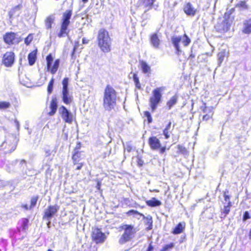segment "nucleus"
Listing matches in <instances>:
<instances>
[{
    "mask_svg": "<svg viewBox=\"0 0 251 251\" xmlns=\"http://www.w3.org/2000/svg\"><path fill=\"white\" fill-rule=\"evenodd\" d=\"M117 93L114 89L109 85L106 86L103 99L104 109L110 111L114 108L116 103Z\"/></svg>",
    "mask_w": 251,
    "mask_h": 251,
    "instance_id": "f257e3e1",
    "label": "nucleus"
},
{
    "mask_svg": "<svg viewBox=\"0 0 251 251\" xmlns=\"http://www.w3.org/2000/svg\"><path fill=\"white\" fill-rule=\"evenodd\" d=\"M98 42L99 47L103 52H108L111 50V40L108 32L104 29L98 32Z\"/></svg>",
    "mask_w": 251,
    "mask_h": 251,
    "instance_id": "f03ea898",
    "label": "nucleus"
},
{
    "mask_svg": "<svg viewBox=\"0 0 251 251\" xmlns=\"http://www.w3.org/2000/svg\"><path fill=\"white\" fill-rule=\"evenodd\" d=\"M120 228L124 231L119 240L120 244H125L130 241L134 237L137 231L136 228L132 225L124 224L122 225Z\"/></svg>",
    "mask_w": 251,
    "mask_h": 251,
    "instance_id": "7ed1b4c3",
    "label": "nucleus"
},
{
    "mask_svg": "<svg viewBox=\"0 0 251 251\" xmlns=\"http://www.w3.org/2000/svg\"><path fill=\"white\" fill-rule=\"evenodd\" d=\"M165 90V87H157L152 92V96L149 100V104L152 112L156 109L158 104L160 102L162 98V92Z\"/></svg>",
    "mask_w": 251,
    "mask_h": 251,
    "instance_id": "20e7f679",
    "label": "nucleus"
},
{
    "mask_svg": "<svg viewBox=\"0 0 251 251\" xmlns=\"http://www.w3.org/2000/svg\"><path fill=\"white\" fill-rule=\"evenodd\" d=\"M72 12L70 10H66L63 14L62 19L61 28L59 32L58 33V37L61 38L68 35V27L70 25V20L72 17Z\"/></svg>",
    "mask_w": 251,
    "mask_h": 251,
    "instance_id": "39448f33",
    "label": "nucleus"
},
{
    "mask_svg": "<svg viewBox=\"0 0 251 251\" xmlns=\"http://www.w3.org/2000/svg\"><path fill=\"white\" fill-rule=\"evenodd\" d=\"M171 40L174 46L177 51V53L181 51L179 45L180 43H182L184 47H186L188 46L191 42L190 39L186 34L183 36H173Z\"/></svg>",
    "mask_w": 251,
    "mask_h": 251,
    "instance_id": "423d86ee",
    "label": "nucleus"
},
{
    "mask_svg": "<svg viewBox=\"0 0 251 251\" xmlns=\"http://www.w3.org/2000/svg\"><path fill=\"white\" fill-rule=\"evenodd\" d=\"M68 84L69 78H64L62 81V99L63 102L66 104H70L73 100V96L69 93Z\"/></svg>",
    "mask_w": 251,
    "mask_h": 251,
    "instance_id": "0eeeda50",
    "label": "nucleus"
},
{
    "mask_svg": "<svg viewBox=\"0 0 251 251\" xmlns=\"http://www.w3.org/2000/svg\"><path fill=\"white\" fill-rule=\"evenodd\" d=\"M92 240L96 244L103 243L106 239L105 233L102 232L101 229L97 227L93 228L91 234Z\"/></svg>",
    "mask_w": 251,
    "mask_h": 251,
    "instance_id": "6e6552de",
    "label": "nucleus"
},
{
    "mask_svg": "<svg viewBox=\"0 0 251 251\" xmlns=\"http://www.w3.org/2000/svg\"><path fill=\"white\" fill-rule=\"evenodd\" d=\"M47 61V69L48 71L53 75L56 73L57 72L60 63L59 59H56L53 61V58L52 56L50 54L46 57Z\"/></svg>",
    "mask_w": 251,
    "mask_h": 251,
    "instance_id": "1a4fd4ad",
    "label": "nucleus"
},
{
    "mask_svg": "<svg viewBox=\"0 0 251 251\" xmlns=\"http://www.w3.org/2000/svg\"><path fill=\"white\" fill-rule=\"evenodd\" d=\"M149 144L153 150H159L160 153H163L166 151V147H161L160 140L155 136H152L149 139Z\"/></svg>",
    "mask_w": 251,
    "mask_h": 251,
    "instance_id": "9d476101",
    "label": "nucleus"
},
{
    "mask_svg": "<svg viewBox=\"0 0 251 251\" xmlns=\"http://www.w3.org/2000/svg\"><path fill=\"white\" fill-rule=\"evenodd\" d=\"M59 209V206L57 205H49L44 212L43 215V219L50 221L58 212ZM50 221L49 222V223Z\"/></svg>",
    "mask_w": 251,
    "mask_h": 251,
    "instance_id": "9b49d317",
    "label": "nucleus"
},
{
    "mask_svg": "<svg viewBox=\"0 0 251 251\" xmlns=\"http://www.w3.org/2000/svg\"><path fill=\"white\" fill-rule=\"evenodd\" d=\"M58 111L62 118L66 123H72L74 120L73 115L64 106H60L59 108Z\"/></svg>",
    "mask_w": 251,
    "mask_h": 251,
    "instance_id": "f8f14e48",
    "label": "nucleus"
},
{
    "mask_svg": "<svg viewBox=\"0 0 251 251\" xmlns=\"http://www.w3.org/2000/svg\"><path fill=\"white\" fill-rule=\"evenodd\" d=\"M15 60V54L12 51H7L2 58V64L7 67L12 66Z\"/></svg>",
    "mask_w": 251,
    "mask_h": 251,
    "instance_id": "ddd939ff",
    "label": "nucleus"
},
{
    "mask_svg": "<svg viewBox=\"0 0 251 251\" xmlns=\"http://www.w3.org/2000/svg\"><path fill=\"white\" fill-rule=\"evenodd\" d=\"M232 21L230 18L226 19L221 24H218L215 26V28L219 32H226L230 27Z\"/></svg>",
    "mask_w": 251,
    "mask_h": 251,
    "instance_id": "4468645a",
    "label": "nucleus"
},
{
    "mask_svg": "<svg viewBox=\"0 0 251 251\" xmlns=\"http://www.w3.org/2000/svg\"><path fill=\"white\" fill-rule=\"evenodd\" d=\"M4 42L7 44L18 43L20 41V38L14 32L6 33L3 36Z\"/></svg>",
    "mask_w": 251,
    "mask_h": 251,
    "instance_id": "2eb2a0df",
    "label": "nucleus"
},
{
    "mask_svg": "<svg viewBox=\"0 0 251 251\" xmlns=\"http://www.w3.org/2000/svg\"><path fill=\"white\" fill-rule=\"evenodd\" d=\"M203 105L201 107V110L204 113L202 117V120L207 121L212 118L214 114L213 111L214 108L213 106H207L205 103H204Z\"/></svg>",
    "mask_w": 251,
    "mask_h": 251,
    "instance_id": "dca6fc26",
    "label": "nucleus"
},
{
    "mask_svg": "<svg viewBox=\"0 0 251 251\" xmlns=\"http://www.w3.org/2000/svg\"><path fill=\"white\" fill-rule=\"evenodd\" d=\"M185 226L184 222L178 223L173 229L172 233L175 235L180 234L184 230Z\"/></svg>",
    "mask_w": 251,
    "mask_h": 251,
    "instance_id": "f3484780",
    "label": "nucleus"
},
{
    "mask_svg": "<svg viewBox=\"0 0 251 251\" xmlns=\"http://www.w3.org/2000/svg\"><path fill=\"white\" fill-rule=\"evenodd\" d=\"M184 11L187 15L194 16L196 14V9L190 3H187L184 7Z\"/></svg>",
    "mask_w": 251,
    "mask_h": 251,
    "instance_id": "a211bd4d",
    "label": "nucleus"
},
{
    "mask_svg": "<svg viewBox=\"0 0 251 251\" xmlns=\"http://www.w3.org/2000/svg\"><path fill=\"white\" fill-rule=\"evenodd\" d=\"M151 45L155 48L158 49L159 47L160 41L156 33H153L151 37Z\"/></svg>",
    "mask_w": 251,
    "mask_h": 251,
    "instance_id": "6ab92c4d",
    "label": "nucleus"
},
{
    "mask_svg": "<svg viewBox=\"0 0 251 251\" xmlns=\"http://www.w3.org/2000/svg\"><path fill=\"white\" fill-rule=\"evenodd\" d=\"M140 67L143 73L146 74H150L151 72V67L144 61L139 62Z\"/></svg>",
    "mask_w": 251,
    "mask_h": 251,
    "instance_id": "aec40b11",
    "label": "nucleus"
},
{
    "mask_svg": "<svg viewBox=\"0 0 251 251\" xmlns=\"http://www.w3.org/2000/svg\"><path fill=\"white\" fill-rule=\"evenodd\" d=\"M57 100L56 98H52L50 104V108L51 111L49 113V114L50 116L53 115L57 110Z\"/></svg>",
    "mask_w": 251,
    "mask_h": 251,
    "instance_id": "412c9836",
    "label": "nucleus"
},
{
    "mask_svg": "<svg viewBox=\"0 0 251 251\" xmlns=\"http://www.w3.org/2000/svg\"><path fill=\"white\" fill-rule=\"evenodd\" d=\"M146 203L150 207H156L160 206L161 204V202L154 197L151 200H147Z\"/></svg>",
    "mask_w": 251,
    "mask_h": 251,
    "instance_id": "4be33fe9",
    "label": "nucleus"
},
{
    "mask_svg": "<svg viewBox=\"0 0 251 251\" xmlns=\"http://www.w3.org/2000/svg\"><path fill=\"white\" fill-rule=\"evenodd\" d=\"M155 0H139V2L143 5L147 10L151 9Z\"/></svg>",
    "mask_w": 251,
    "mask_h": 251,
    "instance_id": "5701e85b",
    "label": "nucleus"
},
{
    "mask_svg": "<svg viewBox=\"0 0 251 251\" xmlns=\"http://www.w3.org/2000/svg\"><path fill=\"white\" fill-rule=\"evenodd\" d=\"M84 158V155L81 152L77 151L75 152L73 156L72 159L75 164L78 163L81 159Z\"/></svg>",
    "mask_w": 251,
    "mask_h": 251,
    "instance_id": "b1692460",
    "label": "nucleus"
},
{
    "mask_svg": "<svg viewBox=\"0 0 251 251\" xmlns=\"http://www.w3.org/2000/svg\"><path fill=\"white\" fill-rule=\"evenodd\" d=\"M243 32L246 34L251 33V19L246 21L244 23Z\"/></svg>",
    "mask_w": 251,
    "mask_h": 251,
    "instance_id": "393cba45",
    "label": "nucleus"
},
{
    "mask_svg": "<svg viewBox=\"0 0 251 251\" xmlns=\"http://www.w3.org/2000/svg\"><path fill=\"white\" fill-rule=\"evenodd\" d=\"M55 17L53 15H50L45 20V25L47 29L51 28L52 24L54 22Z\"/></svg>",
    "mask_w": 251,
    "mask_h": 251,
    "instance_id": "a878e982",
    "label": "nucleus"
},
{
    "mask_svg": "<svg viewBox=\"0 0 251 251\" xmlns=\"http://www.w3.org/2000/svg\"><path fill=\"white\" fill-rule=\"evenodd\" d=\"M36 59V51L34 50L30 52L28 55V62L30 65L34 64Z\"/></svg>",
    "mask_w": 251,
    "mask_h": 251,
    "instance_id": "bb28decb",
    "label": "nucleus"
},
{
    "mask_svg": "<svg viewBox=\"0 0 251 251\" xmlns=\"http://www.w3.org/2000/svg\"><path fill=\"white\" fill-rule=\"evenodd\" d=\"M177 100V97L176 95L172 97L167 102V105L170 109L175 104H176Z\"/></svg>",
    "mask_w": 251,
    "mask_h": 251,
    "instance_id": "cd10ccee",
    "label": "nucleus"
},
{
    "mask_svg": "<svg viewBox=\"0 0 251 251\" xmlns=\"http://www.w3.org/2000/svg\"><path fill=\"white\" fill-rule=\"evenodd\" d=\"M226 55V52L225 50H222L218 54V58L219 66L221 65V63L224 61Z\"/></svg>",
    "mask_w": 251,
    "mask_h": 251,
    "instance_id": "c85d7f7f",
    "label": "nucleus"
},
{
    "mask_svg": "<svg viewBox=\"0 0 251 251\" xmlns=\"http://www.w3.org/2000/svg\"><path fill=\"white\" fill-rule=\"evenodd\" d=\"M133 79L135 83L136 88L140 89L141 88V85L139 82V78L136 74H133Z\"/></svg>",
    "mask_w": 251,
    "mask_h": 251,
    "instance_id": "c756f323",
    "label": "nucleus"
},
{
    "mask_svg": "<svg viewBox=\"0 0 251 251\" xmlns=\"http://www.w3.org/2000/svg\"><path fill=\"white\" fill-rule=\"evenodd\" d=\"M38 199H39V196H38L32 197L31 198L30 204V208H32V209L36 206Z\"/></svg>",
    "mask_w": 251,
    "mask_h": 251,
    "instance_id": "7c9ffc66",
    "label": "nucleus"
},
{
    "mask_svg": "<svg viewBox=\"0 0 251 251\" xmlns=\"http://www.w3.org/2000/svg\"><path fill=\"white\" fill-rule=\"evenodd\" d=\"M11 104L7 101H0V110H4L9 108Z\"/></svg>",
    "mask_w": 251,
    "mask_h": 251,
    "instance_id": "2f4dec72",
    "label": "nucleus"
},
{
    "mask_svg": "<svg viewBox=\"0 0 251 251\" xmlns=\"http://www.w3.org/2000/svg\"><path fill=\"white\" fill-rule=\"evenodd\" d=\"M29 224V220L27 218H23L22 219V227L23 230H25L27 228Z\"/></svg>",
    "mask_w": 251,
    "mask_h": 251,
    "instance_id": "473e14b6",
    "label": "nucleus"
},
{
    "mask_svg": "<svg viewBox=\"0 0 251 251\" xmlns=\"http://www.w3.org/2000/svg\"><path fill=\"white\" fill-rule=\"evenodd\" d=\"M126 214L127 215H140V216H142V217L145 218V216L144 214L140 213L139 211H138L137 210H133V209L130 210L128 211L127 212H126Z\"/></svg>",
    "mask_w": 251,
    "mask_h": 251,
    "instance_id": "72a5a7b5",
    "label": "nucleus"
},
{
    "mask_svg": "<svg viewBox=\"0 0 251 251\" xmlns=\"http://www.w3.org/2000/svg\"><path fill=\"white\" fill-rule=\"evenodd\" d=\"M54 81V80L53 77H52L49 83V85L48 86V92L50 94L52 92Z\"/></svg>",
    "mask_w": 251,
    "mask_h": 251,
    "instance_id": "f704fd0d",
    "label": "nucleus"
},
{
    "mask_svg": "<svg viewBox=\"0 0 251 251\" xmlns=\"http://www.w3.org/2000/svg\"><path fill=\"white\" fill-rule=\"evenodd\" d=\"M231 206V202L229 201L227 202V204L226 206H225L223 210V213L225 215H227L230 212V208Z\"/></svg>",
    "mask_w": 251,
    "mask_h": 251,
    "instance_id": "c9c22d12",
    "label": "nucleus"
},
{
    "mask_svg": "<svg viewBox=\"0 0 251 251\" xmlns=\"http://www.w3.org/2000/svg\"><path fill=\"white\" fill-rule=\"evenodd\" d=\"M174 247V244L171 243L163 246L160 251H167L168 250L172 249Z\"/></svg>",
    "mask_w": 251,
    "mask_h": 251,
    "instance_id": "e433bc0d",
    "label": "nucleus"
},
{
    "mask_svg": "<svg viewBox=\"0 0 251 251\" xmlns=\"http://www.w3.org/2000/svg\"><path fill=\"white\" fill-rule=\"evenodd\" d=\"M229 193L228 190H226L223 193L224 200L225 201L229 202L230 201V196L228 195Z\"/></svg>",
    "mask_w": 251,
    "mask_h": 251,
    "instance_id": "4c0bfd02",
    "label": "nucleus"
},
{
    "mask_svg": "<svg viewBox=\"0 0 251 251\" xmlns=\"http://www.w3.org/2000/svg\"><path fill=\"white\" fill-rule=\"evenodd\" d=\"M33 40V35L32 34H29L28 36L25 39V44L27 45H29L30 42Z\"/></svg>",
    "mask_w": 251,
    "mask_h": 251,
    "instance_id": "58836bf2",
    "label": "nucleus"
},
{
    "mask_svg": "<svg viewBox=\"0 0 251 251\" xmlns=\"http://www.w3.org/2000/svg\"><path fill=\"white\" fill-rule=\"evenodd\" d=\"M250 218H251V216H250L248 211L244 212L243 216V221H245L249 219Z\"/></svg>",
    "mask_w": 251,
    "mask_h": 251,
    "instance_id": "ea45409f",
    "label": "nucleus"
},
{
    "mask_svg": "<svg viewBox=\"0 0 251 251\" xmlns=\"http://www.w3.org/2000/svg\"><path fill=\"white\" fill-rule=\"evenodd\" d=\"M154 250V246L152 244V242L151 241L149 244V246L148 248L146 249V251H153Z\"/></svg>",
    "mask_w": 251,
    "mask_h": 251,
    "instance_id": "a19ab883",
    "label": "nucleus"
},
{
    "mask_svg": "<svg viewBox=\"0 0 251 251\" xmlns=\"http://www.w3.org/2000/svg\"><path fill=\"white\" fill-rule=\"evenodd\" d=\"M237 6L240 7H242V8H247V5H246V2L245 1H240L238 3Z\"/></svg>",
    "mask_w": 251,
    "mask_h": 251,
    "instance_id": "79ce46f5",
    "label": "nucleus"
},
{
    "mask_svg": "<svg viewBox=\"0 0 251 251\" xmlns=\"http://www.w3.org/2000/svg\"><path fill=\"white\" fill-rule=\"evenodd\" d=\"M163 134L165 136L166 139H168L170 137V134H169L168 130L164 129Z\"/></svg>",
    "mask_w": 251,
    "mask_h": 251,
    "instance_id": "37998d69",
    "label": "nucleus"
},
{
    "mask_svg": "<svg viewBox=\"0 0 251 251\" xmlns=\"http://www.w3.org/2000/svg\"><path fill=\"white\" fill-rule=\"evenodd\" d=\"M177 149H178V151L180 152H181L182 153H184L185 151V148L183 147L182 146H181L180 145L177 146Z\"/></svg>",
    "mask_w": 251,
    "mask_h": 251,
    "instance_id": "c03bdc74",
    "label": "nucleus"
},
{
    "mask_svg": "<svg viewBox=\"0 0 251 251\" xmlns=\"http://www.w3.org/2000/svg\"><path fill=\"white\" fill-rule=\"evenodd\" d=\"M96 182H97L96 187L98 190L100 191V186H101V182L100 180H99L98 179L96 180Z\"/></svg>",
    "mask_w": 251,
    "mask_h": 251,
    "instance_id": "a18cd8bd",
    "label": "nucleus"
},
{
    "mask_svg": "<svg viewBox=\"0 0 251 251\" xmlns=\"http://www.w3.org/2000/svg\"><path fill=\"white\" fill-rule=\"evenodd\" d=\"M22 207L25 209L26 210H28L29 209H31L32 208H30V206H28L26 204H23L21 205Z\"/></svg>",
    "mask_w": 251,
    "mask_h": 251,
    "instance_id": "49530a36",
    "label": "nucleus"
},
{
    "mask_svg": "<svg viewBox=\"0 0 251 251\" xmlns=\"http://www.w3.org/2000/svg\"><path fill=\"white\" fill-rule=\"evenodd\" d=\"M136 159H137L138 165L139 166H141L143 165V163H144L142 159H141L140 158H137Z\"/></svg>",
    "mask_w": 251,
    "mask_h": 251,
    "instance_id": "de8ad7c7",
    "label": "nucleus"
},
{
    "mask_svg": "<svg viewBox=\"0 0 251 251\" xmlns=\"http://www.w3.org/2000/svg\"><path fill=\"white\" fill-rule=\"evenodd\" d=\"M132 149V147L130 145H126L125 147V150L129 152Z\"/></svg>",
    "mask_w": 251,
    "mask_h": 251,
    "instance_id": "09e8293b",
    "label": "nucleus"
},
{
    "mask_svg": "<svg viewBox=\"0 0 251 251\" xmlns=\"http://www.w3.org/2000/svg\"><path fill=\"white\" fill-rule=\"evenodd\" d=\"M89 41V40L85 38H83L82 39V43L84 44H88Z\"/></svg>",
    "mask_w": 251,
    "mask_h": 251,
    "instance_id": "8fccbe9b",
    "label": "nucleus"
},
{
    "mask_svg": "<svg viewBox=\"0 0 251 251\" xmlns=\"http://www.w3.org/2000/svg\"><path fill=\"white\" fill-rule=\"evenodd\" d=\"M50 154V150H45V155L46 156H48Z\"/></svg>",
    "mask_w": 251,
    "mask_h": 251,
    "instance_id": "3c124183",
    "label": "nucleus"
},
{
    "mask_svg": "<svg viewBox=\"0 0 251 251\" xmlns=\"http://www.w3.org/2000/svg\"><path fill=\"white\" fill-rule=\"evenodd\" d=\"M144 115L147 118H150V116H151L150 113L148 111H146Z\"/></svg>",
    "mask_w": 251,
    "mask_h": 251,
    "instance_id": "603ef678",
    "label": "nucleus"
},
{
    "mask_svg": "<svg viewBox=\"0 0 251 251\" xmlns=\"http://www.w3.org/2000/svg\"><path fill=\"white\" fill-rule=\"evenodd\" d=\"M171 124H172V123H171V122H170L168 123V125L166 126V127L165 128V129H167V130H169V129H170V128H171Z\"/></svg>",
    "mask_w": 251,
    "mask_h": 251,
    "instance_id": "864d4df0",
    "label": "nucleus"
},
{
    "mask_svg": "<svg viewBox=\"0 0 251 251\" xmlns=\"http://www.w3.org/2000/svg\"><path fill=\"white\" fill-rule=\"evenodd\" d=\"M82 167V164H78L76 167V170H79L80 168Z\"/></svg>",
    "mask_w": 251,
    "mask_h": 251,
    "instance_id": "5fc2aeb1",
    "label": "nucleus"
},
{
    "mask_svg": "<svg viewBox=\"0 0 251 251\" xmlns=\"http://www.w3.org/2000/svg\"><path fill=\"white\" fill-rule=\"evenodd\" d=\"M148 118V122L149 123H151V121H152V118H151V117L150 116V118Z\"/></svg>",
    "mask_w": 251,
    "mask_h": 251,
    "instance_id": "6e6d98bb",
    "label": "nucleus"
},
{
    "mask_svg": "<svg viewBox=\"0 0 251 251\" xmlns=\"http://www.w3.org/2000/svg\"><path fill=\"white\" fill-rule=\"evenodd\" d=\"M148 118V122L149 123H151V121H152V118H151V117L150 116V118Z\"/></svg>",
    "mask_w": 251,
    "mask_h": 251,
    "instance_id": "4d7b16f0",
    "label": "nucleus"
},
{
    "mask_svg": "<svg viewBox=\"0 0 251 251\" xmlns=\"http://www.w3.org/2000/svg\"><path fill=\"white\" fill-rule=\"evenodd\" d=\"M15 123H16V125H17V126L18 127V126H19V122H18L17 120H16V121H15Z\"/></svg>",
    "mask_w": 251,
    "mask_h": 251,
    "instance_id": "13d9d810",
    "label": "nucleus"
},
{
    "mask_svg": "<svg viewBox=\"0 0 251 251\" xmlns=\"http://www.w3.org/2000/svg\"><path fill=\"white\" fill-rule=\"evenodd\" d=\"M12 14H13L12 13V12H11V11H10V12H9V16H10V17H11V16H12Z\"/></svg>",
    "mask_w": 251,
    "mask_h": 251,
    "instance_id": "bf43d9fd",
    "label": "nucleus"
},
{
    "mask_svg": "<svg viewBox=\"0 0 251 251\" xmlns=\"http://www.w3.org/2000/svg\"><path fill=\"white\" fill-rule=\"evenodd\" d=\"M15 149H16V146H14V147H12V150L14 151Z\"/></svg>",
    "mask_w": 251,
    "mask_h": 251,
    "instance_id": "052dcab7",
    "label": "nucleus"
},
{
    "mask_svg": "<svg viewBox=\"0 0 251 251\" xmlns=\"http://www.w3.org/2000/svg\"><path fill=\"white\" fill-rule=\"evenodd\" d=\"M82 0L84 3H86V2H87L88 1V0Z\"/></svg>",
    "mask_w": 251,
    "mask_h": 251,
    "instance_id": "680f3d73",
    "label": "nucleus"
},
{
    "mask_svg": "<svg viewBox=\"0 0 251 251\" xmlns=\"http://www.w3.org/2000/svg\"><path fill=\"white\" fill-rule=\"evenodd\" d=\"M75 47L73 49V54L74 53V52L75 51Z\"/></svg>",
    "mask_w": 251,
    "mask_h": 251,
    "instance_id": "e2e57ef3",
    "label": "nucleus"
},
{
    "mask_svg": "<svg viewBox=\"0 0 251 251\" xmlns=\"http://www.w3.org/2000/svg\"><path fill=\"white\" fill-rule=\"evenodd\" d=\"M19 8V6H16L15 9H17V8Z\"/></svg>",
    "mask_w": 251,
    "mask_h": 251,
    "instance_id": "0e129e2a",
    "label": "nucleus"
}]
</instances>
